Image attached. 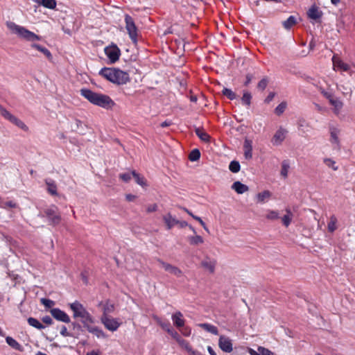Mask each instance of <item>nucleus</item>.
I'll return each mask as SVG.
<instances>
[{"label": "nucleus", "mask_w": 355, "mask_h": 355, "mask_svg": "<svg viewBox=\"0 0 355 355\" xmlns=\"http://www.w3.org/2000/svg\"><path fill=\"white\" fill-rule=\"evenodd\" d=\"M157 209V204H152L149 205L146 208V211L148 213H151L153 211H155Z\"/></svg>", "instance_id": "13d9d810"}, {"label": "nucleus", "mask_w": 355, "mask_h": 355, "mask_svg": "<svg viewBox=\"0 0 355 355\" xmlns=\"http://www.w3.org/2000/svg\"><path fill=\"white\" fill-rule=\"evenodd\" d=\"M42 321L49 325H50L53 323V320H52L51 318L49 315L44 316L42 318Z\"/></svg>", "instance_id": "052dcab7"}, {"label": "nucleus", "mask_w": 355, "mask_h": 355, "mask_svg": "<svg viewBox=\"0 0 355 355\" xmlns=\"http://www.w3.org/2000/svg\"><path fill=\"white\" fill-rule=\"evenodd\" d=\"M181 334L184 336H189L191 334V329L189 327L184 326L179 329Z\"/></svg>", "instance_id": "a18cd8bd"}, {"label": "nucleus", "mask_w": 355, "mask_h": 355, "mask_svg": "<svg viewBox=\"0 0 355 355\" xmlns=\"http://www.w3.org/2000/svg\"><path fill=\"white\" fill-rule=\"evenodd\" d=\"M222 94L225 96L230 100H234L236 98V94L235 92L232 91V89L224 87L222 90Z\"/></svg>", "instance_id": "f704fd0d"}, {"label": "nucleus", "mask_w": 355, "mask_h": 355, "mask_svg": "<svg viewBox=\"0 0 355 355\" xmlns=\"http://www.w3.org/2000/svg\"><path fill=\"white\" fill-rule=\"evenodd\" d=\"M287 130L280 127L275 133L272 142L274 145H280L286 138Z\"/></svg>", "instance_id": "9b49d317"}, {"label": "nucleus", "mask_w": 355, "mask_h": 355, "mask_svg": "<svg viewBox=\"0 0 355 355\" xmlns=\"http://www.w3.org/2000/svg\"><path fill=\"white\" fill-rule=\"evenodd\" d=\"M3 207H10V208H15L17 207V204L12 201H8L3 203V205H1Z\"/></svg>", "instance_id": "4d7b16f0"}, {"label": "nucleus", "mask_w": 355, "mask_h": 355, "mask_svg": "<svg viewBox=\"0 0 355 355\" xmlns=\"http://www.w3.org/2000/svg\"><path fill=\"white\" fill-rule=\"evenodd\" d=\"M251 99H252L251 94L248 91H245L243 92V96L241 98L242 103L247 106H250L251 104Z\"/></svg>", "instance_id": "473e14b6"}, {"label": "nucleus", "mask_w": 355, "mask_h": 355, "mask_svg": "<svg viewBox=\"0 0 355 355\" xmlns=\"http://www.w3.org/2000/svg\"><path fill=\"white\" fill-rule=\"evenodd\" d=\"M132 178L135 179L137 184L141 187L146 186V181L144 176H141L139 173H137L135 170L132 171Z\"/></svg>", "instance_id": "393cba45"}, {"label": "nucleus", "mask_w": 355, "mask_h": 355, "mask_svg": "<svg viewBox=\"0 0 355 355\" xmlns=\"http://www.w3.org/2000/svg\"><path fill=\"white\" fill-rule=\"evenodd\" d=\"M31 47L33 49H37V51L42 53L46 57V58L48 60H52V58H53L52 54L50 52V51L48 49H46V47L42 46V45L35 44V43L31 44Z\"/></svg>", "instance_id": "a211bd4d"}, {"label": "nucleus", "mask_w": 355, "mask_h": 355, "mask_svg": "<svg viewBox=\"0 0 355 355\" xmlns=\"http://www.w3.org/2000/svg\"><path fill=\"white\" fill-rule=\"evenodd\" d=\"M216 264V259L208 255H205L200 261L201 267L211 274L215 272Z\"/></svg>", "instance_id": "0eeeda50"}, {"label": "nucleus", "mask_w": 355, "mask_h": 355, "mask_svg": "<svg viewBox=\"0 0 355 355\" xmlns=\"http://www.w3.org/2000/svg\"><path fill=\"white\" fill-rule=\"evenodd\" d=\"M269 83V79L268 77H264L263 78L259 83H258V85H257V89H259V90H261V91H263L268 84Z\"/></svg>", "instance_id": "4c0bfd02"}, {"label": "nucleus", "mask_w": 355, "mask_h": 355, "mask_svg": "<svg viewBox=\"0 0 355 355\" xmlns=\"http://www.w3.org/2000/svg\"><path fill=\"white\" fill-rule=\"evenodd\" d=\"M98 74L110 83L117 85H125L130 81L128 72L116 67H103L100 70Z\"/></svg>", "instance_id": "f03ea898"}, {"label": "nucleus", "mask_w": 355, "mask_h": 355, "mask_svg": "<svg viewBox=\"0 0 355 355\" xmlns=\"http://www.w3.org/2000/svg\"><path fill=\"white\" fill-rule=\"evenodd\" d=\"M189 242L193 245H198L203 243V239L200 236L196 235L193 236L189 237Z\"/></svg>", "instance_id": "58836bf2"}, {"label": "nucleus", "mask_w": 355, "mask_h": 355, "mask_svg": "<svg viewBox=\"0 0 355 355\" xmlns=\"http://www.w3.org/2000/svg\"><path fill=\"white\" fill-rule=\"evenodd\" d=\"M252 150H244V156L246 159H250L252 157Z\"/></svg>", "instance_id": "0e129e2a"}, {"label": "nucleus", "mask_w": 355, "mask_h": 355, "mask_svg": "<svg viewBox=\"0 0 355 355\" xmlns=\"http://www.w3.org/2000/svg\"><path fill=\"white\" fill-rule=\"evenodd\" d=\"M15 125L21 128V130L24 131H28V126L20 119H17L16 122H15Z\"/></svg>", "instance_id": "de8ad7c7"}, {"label": "nucleus", "mask_w": 355, "mask_h": 355, "mask_svg": "<svg viewBox=\"0 0 355 355\" xmlns=\"http://www.w3.org/2000/svg\"><path fill=\"white\" fill-rule=\"evenodd\" d=\"M253 76L251 73H248L245 76V81L244 83L245 86H248L252 81Z\"/></svg>", "instance_id": "bf43d9fd"}, {"label": "nucleus", "mask_w": 355, "mask_h": 355, "mask_svg": "<svg viewBox=\"0 0 355 355\" xmlns=\"http://www.w3.org/2000/svg\"><path fill=\"white\" fill-rule=\"evenodd\" d=\"M45 182L47 186L48 192L52 196H57V185L55 181L51 179H46Z\"/></svg>", "instance_id": "412c9836"}, {"label": "nucleus", "mask_w": 355, "mask_h": 355, "mask_svg": "<svg viewBox=\"0 0 355 355\" xmlns=\"http://www.w3.org/2000/svg\"><path fill=\"white\" fill-rule=\"evenodd\" d=\"M6 341L7 344L13 348L15 350L22 352L24 350V348L21 344H19L15 339L10 336H7L6 338Z\"/></svg>", "instance_id": "aec40b11"}, {"label": "nucleus", "mask_w": 355, "mask_h": 355, "mask_svg": "<svg viewBox=\"0 0 355 355\" xmlns=\"http://www.w3.org/2000/svg\"><path fill=\"white\" fill-rule=\"evenodd\" d=\"M87 330L96 336L98 338H105L107 337L105 333L99 327L96 326L87 327Z\"/></svg>", "instance_id": "2eb2a0df"}, {"label": "nucleus", "mask_w": 355, "mask_h": 355, "mask_svg": "<svg viewBox=\"0 0 355 355\" xmlns=\"http://www.w3.org/2000/svg\"><path fill=\"white\" fill-rule=\"evenodd\" d=\"M7 27L14 33L17 34L19 37L29 41L33 42L35 40H40V36L35 34L33 32L30 31L26 28L19 26L12 21L6 22Z\"/></svg>", "instance_id": "7ed1b4c3"}, {"label": "nucleus", "mask_w": 355, "mask_h": 355, "mask_svg": "<svg viewBox=\"0 0 355 355\" xmlns=\"http://www.w3.org/2000/svg\"><path fill=\"white\" fill-rule=\"evenodd\" d=\"M157 323L162 327L163 329L167 331V329H170L171 327L170 324L162 322L159 318H155Z\"/></svg>", "instance_id": "8fccbe9b"}, {"label": "nucleus", "mask_w": 355, "mask_h": 355, "mask_svg": "<svg viewBox=\"0 0 355 355\" xmlns=\"http://www.w3.org/2000/svg\"><path fill=\"white\" fill-rule=\"evenodd\" d=\"M327 228L329 232H333L337 229L336 223H328Z\"/></svg>", "instance_id": "e2e57ef3"}, {"label": "nucleus", "mask_w": 355, "mask_h": 355, "mask_svg": "<svg viewBox=\"0 0 355 355\" xmlns=\"http://www.w3.org/2000/svg\"><path fill=\"white\" fill-rule=\"evenodd\" d=\"M297 24V19L295 16H290L286 20L282 22L284 28L290 29L293 26Z\"/></svg>", "instance_id": "cd10ccee"}, {"label": "nucleus", "mask_w": 355, "mask_h": 355, "mask_svg": "<svg viewBox=\"0 0 355 355\" xmlns=\"http://www.w3.org/2000/svg\"><path fill=\"white\" fill-rule=\"evenodd\" d=\"M232 189L239 194H242L248 191L249 189L247 185L241 183L239 181L234 182L232 185Z\"/></svg>", "instance_id": "6ab92c4d"}, {"label": "nucleus", "mask_w": 355, "mask_h": 355, "mask_svg": "<svg viewBox=\"0 0 355 355\" xmlns=\"http://www.w3.org/2000/svg\"><path fill=\"white\" fill-rule=\"evenodd\" d=\"M28 323L29 325L37 329H43L44 328V326L38 320L34 318H29L28 319Z\"/></svg>", "instance_id": "c756f323"}, {"label": "nucleus", "mask_w": 355, "mask_h": 355, "mask_svg": "<svg viewBox=\"0 0 355 355\" xmlns=\"http://www.w3.org/2000/svg\"><path fill=\"white\" fill-rule=\"evenodd\" d=\"M263 355H274V353L266 348H261V349Z\"/></svg>", "instance_id": "69168bd1"}, {"label": "nucleus", "mask_w": 355, "mask_h": 355, "mask_svg": "<svg viewBox=\"0 0 355 355\" xmlns=\"http://www.w3.org/2000/svg\"><path fill=\"white\" fill-rule=\"evenodd\" d=\"M322 12L315 6H312L307 12V15L310 19L317 20L322 17Z\"/></svg>", "instance_id": "4468645a"}, {"label": "nucleus", "mask_w": 355, "mask_h": 355, "mask_svg": "<svg viewBox=\"0 0 355 355\" xmlns=\"http://www.w3.org/2000/svg\"><path fill=\"white\" fill-rule=\"evenodd\" d=\"M173 324L178 328L183 327L185 324V320L183 314L180 311L175 312L171 316Z\"/></svg>", "instance_id": "f8f14e48"}, {"label": "nucleus", "mask_w": 355, "mask_h": 355, "mask_svg": "<svg viewBox=\"0 0 355 355\" xmlns=\"http://www.w3.org/2000/svg\"><path fill=\"white\" fill-rule=\"evenodd\" d=\"M290 168V162L288 159H284L282 162L281 175L286 178L288 177V169Z\"/></svg>", "instance_id": "bb28decb"}, {"label": "nucleus", "mask_w": 355, "mask_h": 355, "mask_svg": "<svg viewBox=\"0 0 355 355\" xmlns=\"http://www.w3.org/2000/svg\"><path fill=\"white\" fill-rule=\"evenodd\" d=\"M266 218L268 220H276L279 218V214L275 211H270L267 216Z\"/></svg>", "instance_id": "09e8293b"}, {"label": "nucleus", "mask_w": 355, "mask_h": 355, "mask_svg": "<svg viewBox=\"0 0 355 355\" xmlns=\"http://www.w3.org/2000/svg\"><path fill=\"white\" fill-rule=\"evenodd\" d=\"M332 61L335 65L340 67L345 71H347L349 69V67L347 64L344 63L341 60L336 61L335 55L333 56Z\"/></svg>", "instance_id": "e433bc0d"}, {"label": "nucleus", "mask_w": 355, "mask_h": 355, "mask_svg": "<svg viewBox=\"0 0 355 355\" xmlns=\"http://www.w3.org/2000/svg\"><path fill=\"white\" fill-rule=\"evenodd\" d=\"M125 28L129 37L134 44L137 43L138 29L133 18L129 15H125Z\"/></svg>", "instance_id": "20e7f679"}, {"label": "nucleus", "mask_w": 355, "mask_h": 355, "mask_svg": "<svg viewBox=\"0 0 355 355\" xmlns=\"http://www.w3.org/2000/svg\"><path fill=\"white\" fill-rule=\"evenodd\" d=\"M168 216H164V222H177V223H179L180 222L179 220H176L175 218H173L171 215L170 214H168Z\"/></svg>", "instance_id": "680f3d73"}, {"label": "nucleus", "mask_w": 355, "mask_h": 355, "mask_svg": "<svg viewBox=\"0 0 355 355\" xmlns=\"http://www.w3.org/2000/svg\"><path fill=\"white\" fill-rule=\"evenodd\" d=\"M200 157V152L198 148L193 149L189 155V159L191 162H196L198 161Z\"/></svg>", "instance_id": "2f4dec72"}, {"label": "nucleus", "mask_w": 355, "mask_h": 355, "mask_svg": "<svg viewBox=\"0 0 355 355\" xmlns=\"http://www.w3.org/2000/svg\"><path fill=\"white\" fill-rule=\"evenodd\" d=\"M46 214L49 219L53 220V222H54L55 220H60L58 215L56 214V208L48 209L46 211Z\"/></svg>", "instance_id": "7c9ffc66"}, {"label": "nucleus", "mask_w": 355, "mask_h": 355, "mask_svg": "<svg viewBox=\"0 0 355 355\" xmlns=\"http://www.w3.org/2000/svg\"><path fill=\"white\" fill-rule=\"evenodd\" d=\"M200 327H202L205 331L214 334V335H218V328L211 324L209 323H201L198 324Z\"/></svg>", "instance_id": "b1692460"}, {"label": "nucleus", "mask_w": 355, "mask_h": 355, "mask_svg": "<svg viewBox=\"0 0 355 355\" xmlns=\"http://www.w3.org/2000/svg\"><path fill=\"white\" fill-rule=\"evenodd\" d=\"M330 104L334 106L336 109H340L343 107V103L339 101L338 98H334V97L330 99Z\"/></svg>", "instance_id": "79ce46f5"}, {"label": "nucleus", "mask_w": 355, "mask_h": 355, "mask_svg": "<svg viewBox=\"0 0 355 355\" xmlns=\"http://www.w3.org/2000/svg\"><path fill=\"white\" fill-rule=\"evenodd\" d=\"M229 169L231 172L236 173L241 169L240 164L238 161L233 160L230 163Z\"/></svg>", "instance_id": "c9c22d12"}, {"label": "nucleus", "mask_w": 355, "mask_h": 355, "mask_svg": "<svg viewBox=\"0 0 355 355\" xmlns=\"http://www.w3.org/2000/svg\"><path fill=\"white\" fill-rule=\"evenodd\" d=\"M81 322L83 324V327L87 329V327H90L92 324L94 323V317L88 312L83 314L80 318Z\"/></svg>", "instance_id": "f3484780"}, {"label": "nucleus", "mask_w": 355, "mask_h": 355, "mask_svg": "<svg viewBox=\"0 0 355 355\" xmlns=\"http://www.w3.org/2000/svg\"><path fill=\"white\" fill-rule=\"evenodd\" d=\"M264 348L263 347H259L257 349V351H255L254 349L252 348H248V352L250 355H263V354L261 352V349Z\"/></svg>", "instance_id": "603ef678"}, {"label": "nucleus", "mask_w": 355, "mask_h": 355, "mask_svg": "<svg viewBox=\"0 0 355 355\" xmlns=\"http://www.w3.org/2000/svg\"><path fill=\"white\" fill-rule=\"evenodd\" d=\"M115 309L114 304L110 301L105 302L103 304V314L102 315L109 316V315L114 312Z\"/></svg>", "instance_id": "4be33fe9"}, {"label": "nucleus", "mask_w": 355, "mask_h": 355, "mask_svg": "<svg viewBox=\"0 0 355 355\" xmlns=\"http://www.w3.org/2000/svg\"><path fill=\"white\" fill-rule=\"evenodd\" d=\"M41 303L46 308H51L55 304L53 300L46 298H42Z\"/></svg>", "instance_id": "c03bdc74"}, {"label": "nucleus", "mask_w": 355, "mask_h": 355, "mask_svg": "<svg viewBox=\"0 0 355 355\" xmlns=\"http://www.w3.org/2000/svg\"><path fill=\"white\" fill-rule=\"evenodd\" d=\"M80 94L93 105L104 109H110L115 105L114 101L106 94L96 93L87 88L80 90Z\"/></svg>", "instance_id": "f257e3e1"}, {"label": "nucleus", "mask_w": 355, "mask_h": 355, "mask_svg": "<svg viewBox=\"0 0 355 355\" xmlns=\"http://www.w3.org/2000/svg\"><path fill=\"white\" fill-rule=\"evenodd\" d=\"M183 210L186 212H187L189 215H191L193 219L197 220L198 222L202 223L203 222L202 219L200 217H198L196 216L193 215L191 213H190L187 209L184 208Z\"/></svg>", "instance_id": "338daca9"}, {"label": "nucleus", "mask_w": 355, "mask_h": 355, "mask_svg": "<svg viewBox=\"0 0 355 355\" xmlns=\"http://www.w3.org/2000/svg\"><path fill=\"white\" fill-rule=\"evenodd\" d=\"M218 346L220 349L226 353H230L233 350L232 340L225 336H220L218 339Z\"/></svg>", "instance_id": "6e6552de"}, {"label": "nucleus", "mask_w": 355, "mask_h": 355, "mask_svg": "<svg viewBox=\"0 0 355 355\" xmlns=\"http://www.w3.org/2000/svg\"><path fill=\"white\" fill-rule=\"evenodd\" d=\"M164 269L166 271L170 272L171 274H172L178 277H180L182 276V271L178 267L173 266L170 263L164 264Z\"/></svg>", "instance_id": "dca6fc26"}, {"label": "nucleus", "mask_w": 355, "mask_h": 355, "mask_svg": "<svg viewBox=\"0 0 355 355\" xmlns=\"http://www.w3.org/2000/svg\"><path fill=\"white\" fill-rule=\"evenodd\" d=\"M69 307L73 311V317L74 318H80L87 311L84 306L78 301L69 304Z\"/></svg>", "instance_id": "1a4fd4ad"}, {"label": "nucleus", "mask_w": 355, "mask_h": 355, "mask_svg": "<svg viewBox=\"0 0 355 355\" xmlns=\"http://www.w3.org/2000/svg\"><path fill=\"white\" fill-rule=\"evenodd\" d=\"M105 54L109 59L110 64L117 62L121 55V50L116 44L112 43L104 49Z\"/></svg>", "instance_id": "423d86ee"}, {"label": "nucleus", "mask_w": 355, "mask_h": 355, "mask_svg": "<svg viewBox=\"0 0 355 355\" xmlns=\"http://www.w3.org/2000/svg\"><path fill=\"white\" fill-rule=\"evenodd\" d=\"M60 333L64 337H68V336H71V334L68 331V330L65 326H62L61 327Z\"/></svg>", "instance_id": "5fc2aeb1"}, {"label": "nucleus", "mask_w": 355, "mask_h": 355, "mask_svg": "<svg viewBox=\"0 0 355 355\" xmlns=\"http://www.w3.org/2000/svg\"><path fill=\"white\" fill-rule=\"evenodd\" d=\"M271 196V193L268 191H263V192L259 193L257 195V202L260 203H263L267 201Z\"/></svg>", "instance_id": "a878e982"}, {"label": "nucleus", "mask_w": 355, "mask_h": 355, "mask_svg": "<svg viewBox=\"0 0 355 355\" xmlns=\"http://www.w3.org/2000/svg\"><path fill=\"white\" fill-rule=\"evenodd\" d=\"M40 4L49 9H54L56 7L55 0H36Z\"/></svg>", "instance_id": "c85d7f7f"}, {"label": "nucleus", "mask_w": 355, "mask_h": 355, "mask_svg": "<svg viewBox=\"0 0 355 355\" xmlns=\"http://www.w3.org/2000/svg\"><path fill=\"white\" fill-rule=\"evenodd\" d=\"M100 320L104 325L105 328L112 332L116 331L121 324L119 319L112 318L110 315H101Z\"/></svg>", "instance_id": "39448f33"}, {"label": "nucleus", "mask_w": 355, "mask_h": 355, "mask_svg": "<svg viewBox=\"0 0 355 355\" xmlns=\"http://www.w3.org/2000/svg\"><path fill=\"white\" fill-rule=\"evenodd\" d=\"M329 130H330V135H331L330 141L331 142V144H336V148L338 150H339L340 148V140L338 138V134H339L340 131L338 129H337L336 128H334V127H330Z\"/></svg>", "instance_id": "ddd939ff"}, {"label": "nucleus", "mask_w": 355, "mask_h": 355, "mask_svg": "<svg viewBox=\"0 0 355 355\" xmlns=\"http://www.w3.org/2000/svg\"><path fill=\"white\" fill-rule=\"evenodd\" d=\"M195 132L196 135L205 142H208L210 140V136L204 131L202 128H195Z\"/></svg>", "instance_id": "5701e85b"}, {"label": "nucleus", "mask_w": 355, "mask_h": 355, "mask_svg": "<svg viewBox=\"0 0 355 355\" xmlns=\"http://www.w3.org/2000/svg\"><path fill=\"white\" fill-rule=\"evenodd\" d=\"M50 313L51 315L58 321L64 323H69L71 321L69 316L64 311L58 308L51 309Z\"/></svg>", "instance_id": "9d476101"}, {"label": "nucleus", "mask_w": 355, "mask_h": 355, "mask_svg": "<svg viewBox=\"0 0 355 355\" xmlns=\"http://www.w3.org/2000/svg\"><path fill=\"white\" fill-rule=\"evenodd\" d=\"M243 149L252 150V141L250 139H245L243 144Z\"/></svg>", "instance_id": "3c124183"}, {"label": "nucleus", "mask_w": 355, "mask_h": 355, "mask_svg": "<svg viewBox=\"0 0 355 355\" xmlns=\"http://www.w3.org/2000/svg\"><path fill=\"white\" fill-rule=\"evenodd\" d=\"M275 96V92H270L268 94V95L267 96V97L265 98L264 103H267V104L270 103L273 100Z\"/></svg>", "instance_id": "6e6d98bb"}, {"label": "nucleus", "mask_w": 355, "mask_h": 355, "mask_svg": "<svg viewBox=\"0 0 355 355\" xmlns=\"http://www.w3.org/2000/svg\"><path fill=\"white\" fill-rule=\"evenodd\" d=\"M286 107H287L286 102H285V101L282 102L275 109V114L277 116L282 115L284 112Z\"/></svg>", "instance_id": "72a5a7b5"}, {"label": "nucleus", "mask_w": 355, "mask_h": 355, "mask_svg": "<svg viewBox=\"0 0 355 355\" xmlns=\"http://www.w3.org/2000/svg\"><path fill=\"white\" fill-rule=\"evenodd\" d=\"M324 162L329 167H331L333 170L336 171L338 169V166H336V162L331 159L326 158L324 159Z\"/></svg>", "instance_id": "49530a36"}, {"label": "nucleus", "mask_w": 355, "mask_h": 355, "mask_svg": "<svg viewBox=\"0 0 355 355\" xmlns=\"http://www.w3.org/2000/svg\"><path fill=\"white\" fill-rule=\"evenodd\" d=\"M177 342L180 344L181 347L184 348L188 352L191 351L192 347L190 346L188 342L180 338Z\"/></svg>", "instance_id": "ea45409f"}, {"label": "nucleus", "mask_w": 355, "mask_h": 355, "mask_svg": "<svg viewBox=\"0 0 355 355\" xmlns=\"http://www.w3.org/2000/svg\"><path fill=\"white\" fill-rule=\"evenodd\" d=\"M136 198L137 196L132 194H127L125 196V199L129 202L133 201Z\"/></svg>", "instance_id": "774afa93"}, {"label": "nucleus", "mask_w": 355, "mask_h": 355, "mask_svg": "<svg viewBox=\"0 0 355 355\" xmlns=\"http://www.w3.org/2000/svg\"><path fill=\"white\" fill-rule=\"evenodd\" d=\"M132 178V171L130 173H124L119 174V178L125 182H128Z\"/></svg>", "instance_id": "a19ab883"}, {"label": "nucleus", "mask_w": 355, "mask_h": 355, "mask_svg": "<svg viewBox=\"0 0 355 355\" xmlns=\"http://www.w3.org/2000/svg\"><path fill=\"white\" fill-rule=\"evenodd\" d=\"M167 332L177 341L181 337L180 335L174 331L172 328L170 329H167Z\"/></svg>", "instance_id": "864d4df0"}, {"label": "nucleus", "mask_w": 355, "mask_h": 355, "mask_svg": "<svg viewBox=\"0 0 355 355\" xmlns=\"http://www.w3.org/2000/svg\"><path fill=\"white\" fill-rule=\"evenodd\" d=\"M0 112L1 114L6 119H9L12 114L9 112L6 108H4L2 105H0Z\"/></svg>", "instance_id": "37998d69"}]
</instances>
